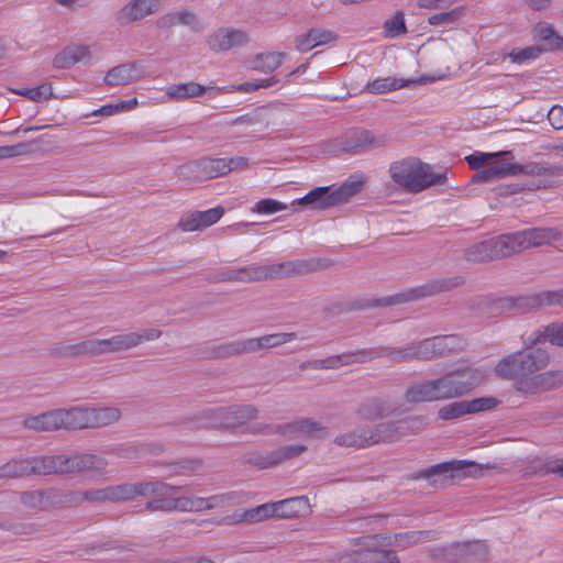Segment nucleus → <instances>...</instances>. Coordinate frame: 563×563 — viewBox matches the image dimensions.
<instances>
[{
	"mask_svg": "<svg viewBox=\"0 0 563 563\" xmlns=\"http://www.w3.org/2000/svg\"><path fill=\"white\" fill-rule=\"evenodd\" d=\"M509 236L501 234L472 245L466 251V258L472 262H484L514 254Z\"/></svg>",
	"mask_w": 563,
	"mask_h": 563,
	"instance_id": "obj_14",
	"label": "nucleus"
},
{
	"mask_svg": "<svg viewBox=\"0 0 563 563\" xmlns=\"http://www.w3.org/2000/svg\"><path fill=\"white\" fill-rule=\"evenodd\" d=\"M176 490H170L168 495L158 496V498L148 501L146 508L152 511H181V512H199L209 510L207 497L199 496H176L184 486H178Z\"/></svg>",
	"mask_w": 563,
	"mask_h": 563,
	"instance_id": "obj_11",
	"label": "nucleus"
},
{
	"mask_svg": "<svg viewBox=\"0 0 563 563\" xmlns=\"http://www.w3.org/2000/svg\"><path fill=\"white\" fill-rule=\"evenodd\" d=\"M278 81H279V79L276 76H271V77L264 78V79H257V80L247 81V82L240 84V85H233L228 88L227 87H216L214 90L217 91V93H223V92H229V91H233V90L242 91V92H250V91H254L260 88L272 87L273 85L277 84Z\"/></svg>",
	"mask_w": 563,
	"mask_h": 563,
	"instance_id": "obj_42",
	"label": "nucleus"
},
{
	"mask_svg": "<svg viewBox=\"0 0 563 563\" xmlns=\"http://www.w3.org/2000/svg\"><path fill=\"white\" fill-rule=\"evenodd\" d=\"M537 301L540 305H563V289L549 290L540 292L537 296Z\"/></svg>",
	"mask_w": 563,
	"mask_h": 563,
	"instance_id": "obj_56",
	"label": "nucleus"
},
{
	"mask_svg": "<svg viewBox=\"0 0 563 563\" xmlns=\"http://www.w3.org/2000/svg\"><path fill=\"white\" fill-rule=\"evenodd\" d=\"M429 534V531H409L389 537L391 538V545L405 549L426 540Z\"/></svg>",
	"mask_w": 563,
	"mask_h": 563,
	"instance_id": "obj_45",
	"label": "nucleus"
},
{
	"mask_svg": "<svg viewBox=\"0 0 563 563\" xmlns=\"http://www.w3.org/2000/svg\"><path fill=\"white\" fill-rule=\"evenodd\" d=\"M353 141L349 142L342 147V151L350 152L363 147L365 145H378L374 142V137L368 131H354L352 132Z\"/></svg>",
	"mask_w": 563,
	"mask_h": 563,
	"instance_id": "obj_52",
	"label": "nucleus"
},
{
	"mask_svg": "<svg viewBox=\"0 0 563 563\" xmlns=\"http://www.w3.org/2000/svg\"><path fill=\"white\" fill-rule=\"evenodd\" d=\"M162 5V0H131L115 12V21L125 25L141 21L155 13Z\"/></svg>",
	"mask_w": 563,
	"mask_h": 563,
	"instance_id": "obj_18",
	"label": "nucleus"
},
{
	"mask_svg": "<svg viewBox=\"0 0 563 563\" xmlns=\"http://www.w3.org/2000/svg\"><path fill=\"white\" fill-rule=\"evenodd\" d=\"M487 369L482 367H465L451 371L457 396L461 397L478 386L487 377Z\"/></svg>",
	"mask_w": 563,
	"mask_h": 563,
	"instance_id": "obj_27",
	"label": "nucleus"
},
{
	"mask_svg": "<svg viewBox=\"0 0 563 563\" xmlns=\"http://www.w3.org/2000/svg\"><path fill=\"white\" fill-rule=\"evenodd\" d=\"M283 265L278 266H249L242 268L225 267L219 273L220 282L250 283L272 278L279 274Z\"/></svg>",
	"mask_w": 563,
	"mask_h": 563,
	"instance_id": "obj_16",
	"label": "nucleus"
},
{
	"mask_svg": "<svg viewBox=\"0 0 563 563\" xmlns=\"http://www.w3.org/2000/svg\"><path fill=\"white\" fill-rule=\"evenodd\" d=\"M520 353L523 378L516 382V389L527 394H536L553 386L554 375L551 372L539 373L549 363V353L541 347L525 349Z\"/></svg>",
	"mask_w": 563,
	"mask_h": 563,
	"instance_id": "obj_4",
	"label": "nucleus"
},
{
	"mask_svg": "<svg viewBox=\"0 0 563 563\" xmlns=\"http://www.w3.org/2000/svg\"><path fill=\"white\" fill-rule=\"evenodd\" d=\"M495 373L501 378L519 380L523 378L520 353L516 352L501 358L495 366Z\"/></svg>",
	"mask_w": 563,
	"mask_h": 563,
	"instance_id": "obj_38",
	"label": "nucleus"
},
{
	"mask_svg": "<svg viewBox=\"0 0 563 563\" xmlns=\"http://www.w3.org/2000/svg\"><path fill=\"white\" fill-rule=\"evenodd\" d=\"M275 517L289 519L306 516L311 511L308 497L299 496L274 503Z\"/></svg>",
	"mask_w": 563,
	"mask_h": 563,
	"instance_id": "obj_30",
	"label": "nucleus"
},
{
	"mask_svg": "<svg viewBox=\"0 0 563 563\" xmlns=\"http://www.w3.org/2000/svg\"><path fill=\"white\" fill-rule=\"evenodd\" d=\"M25 145L16 144L10 146H1L0 147V158H10L24 153Z\"/></svg>",
	"mask_w": 563,
	"mask_h": 563,
	"instance_id": "obj_60",
	"label": "nucleus"
},
{
	"mask_svg": "<svg viewBox=\"0 0 563 563\" xmlns=\"http://www.w3.org/2000/svg\"><path fill=\"white\" fill-rule=\"evenodd\" d=\"M323 431V427L319 421L305 418L286 424L276 427V432L287 439H310L318 437Z\"/></svg>",
	"mask_w": 563,
	"mask_h": 563,
	"instance_id": "obj_23",
	"label": "nucleus"
},
{
	"mask_svg": "<svg viewBox=\"0 0 563 563\" xmlns=\"http://www.w3.org/2000/svg\"><path fill=\"white\" fill-rule=\"evenodd\" d=\"M497 399L493 397H483L476 398L473 400H466L468 413L479 412L483 410H488L497 406Z\"/></svg>",
	"mask_w": 563,
	"mask_h": 563,
	"instance_id": "obj_54",
	"label": "nucleus"
},
{
	"mask_svg": "<svg viewBox=\"0 0 563 563\" xmlns=\"http://www.w3.org/2000/svg\"><path fill=\"white\" fill-rule=\"evenodd\" d=\"M434 287L433 286H422L419 288H415L410 290L408 294L400 295L397 301H408V300H415L424 296H429L433 294Z\"/></svg>",
	"mask_w": 563,
	"mask_h": 563,
	"instance_id": "obj_57",
	"label": "nucleus"
},
{
	"mask_svg": "<svg viewBox=\"0 0 563 563\" xmlns=\"http://www.w3.org/2000/svg\"><path fill=\"white\" fill-rule=\"evenodd\" d=\"M363 188V180H347L338 188L316 187L303 197L291 202L292 206H307L314 210H324L347 201Z\"/></svg>",
	"mask_w": 563,
	"mask_h": 563,
	"instance_id": "obj_7",
	"label": "nucleus"
},
{
	"mask_svg": "<svg viewBox=\"0 0 563 563\" xmlns=\"http://www.w3.org/2000/svg\"><path fill=\"white\" fill-rule=\"evenodd\" d=\"M549 342L552 345L563 346V321L551 323L536 331L528 338L526 344Z\"/></svg>",
	"mask_w": 563,
	"mask_h": 563,
	"instance_id": "obj_34",
	"label": "nucleus"
},
{
	"mask_svg": "<svg viewBox=\"0 0 563 563\" xmlns=\"http://www.w3.org/2000/svg\"><path fill=\"white\" fill-rule=\"evenodd\" d=\"M144 76L145 70L140 62L125 63L111 68L104 76V82L109 86H124Z\"/></svg>",
	"mask_w": 563,
	"mask_h": 563,
	"instance_id": "obj_24",
	"label": "nucleus"
},
{
	"mask_svg": "<svg viewBox=\"0 0 563 563\" xmlns=\"http://www.w3.org/2000/svg\"><path fill=\"white\" fill-rule=\"evenodd\" d=\"M177 18H178L177 11L169 12V13H166V14L162 15L161 18H158L156 24L158 27H163V29L176 26V25H179V21Z\"/></svg>",
	"mask_w": 563,
	"mask_h": 563,
	"instance_id": "obj_61",
	"label": "nucleus"
},
{
	"mask_svg": "<svg viewBox=\"0 0 563 563\" xmlns=\"http://www.w3.org/2000/svg\"><path fill=\"white\" fill-rule=\"evenodd\" d=\"M286 57L285 53L278 52H269L258 54L251 63V67L255 70L263 71L265 74L272 73L277 69L284 58Z\"/></svg>",
	"mask_w": 563,
	"mask_h": 563,
	"instance_id": "obj_41",
	"label": "nucleus"
},
{
	"mask_svg": "<svg viewBox=\"0 0 563 563\" xmlns=\"http://www.w3.org/2000/svg\"><path fill=\"white\" fill-rule=\"evenodd\" d=\"M258 417V410L251 405L231 406L227 408H217L210 412V427L216 429H238L245 428L249 433H271L272 427L268 424L249 423Z\"/></svg>",
	"mask_w": 563,
	"mask_h": 563,
	"instance_id": "obj_5",
	"label": "nucleus"
},
{
	"mask_svg": "<svg viewBox=\"0 0 563 563\" xmlns=\"http://www.w3.org/2000/svg\"><path fill=\"white\" fill-rule=\"evenodd\" d=\"M508 236L514 253H517L529 247L552 244L562 238V232L558 228L541 227L508 233Z\"/></svg>",
	"mask_w": 563,
	"mask_h": 563,
	"instance_id": "obj_13",
	"label": "nucleus"
},
{
	"mask_svg": "<svg viewBox=\"0 0 563 563\" xmlns=\"http://www.w3.org/2000/svg\"><path fill=\"white\" fill-rule=\"evenodd\" d=\"M353 355H334L327 358H317L308 362V367L314 369H329V368H339L343 365L350 364Z\"/></svg>",
	"mask_w": 563,
	"mask_h": 563,
	"instance_id": "obj_46",
	"label": "nucleus"
},
{
	"mask_svg": "<svg viewBox=\"0 0 563 563\" xmlns=\"http://www.w3.org/2000/svg\"><path fill=\"white\" fill-rule=\"evenodd\" d=\"M393 439L391 424H379L375 431H365L363 434L346 433L339 435L335 442L345 446H365L379 441H391Z\"/></svg>",
	"mask_w": 563,
	"mask_h": 563,
	"instance_id": "obj_22",
	"label": "nucleus"
},
{
	"mask_svg": "<svg viewBox=\"0 0 563 563\" xmlns=\"http://www.w3.org/2000/svg\"><path fill=\"white\" fill-rule=\"evenodd\" d=\"M468 415L466 400L450 402L442 406L438 411L441 420H452Z\"/></svg>",
	"mask_w": 563,
	"mask_h": 563,
	"instance_id": "obj_48",
	"label": "nucleus"
},
{
	"mask_svg": "<svg viewBox=\"0 0 563 563\" xmlns=\"http://www.w3.org/2000/svg\"><path fill=\"white\" fill-rule=\"evenodd\" d=\"M544 471L545 473H551L563 477V460L555 459L548 461L544 465Z\"/></svg>",
	"mask_w": 563,
	"mask_h": 563,
	"instance_id": "obj_63",
	"label": "nucleus"
},
{
	"mask_svg": "<svg viewBox=\"0 0 563 563\" xmlns=\"http://www.w3.org/2000/svg\"><path fill=\"white\" fill-rule=\"evenodd\" d=\"M452 551H460L462 562L478 563L487 559L488 548L484 541H471L456 543Z\"/></svg>",
	"mask_w": 563,
	"mask_h": 563,
	"instance_id": "obj_36",
	"label": "nucleus"
},
{
	"mask_svg": "<svg viewBox=\"0 0 563 563\" xmlns=\"http://www.w3.org/2000/svg\"><path fill=\"white\" fill-rule=\"evenodd\" d=\"M110 488H99V489H90L84 493H74L71 495V500L76 503H81L84 500L87 501H111L110 499Z\"/></svg>",
	"mask_w": 563,
	"mask_h": 563,
	"instance_id": "obj_50",
	"label": "nucleus"
},
{
	"mask_svg": "<svg viewBox=\"0 0 563 563\" xmlns=\"http://www.w3.org/2000/svg\"><path fill=\"white\" fill-rule=\"evenodd\" d=\"M542 53V48L532 45L522 48H514L511 52L507 54V57L514 63L518 65L528 64L534 59H537Z\"/></svg>",
	"mask_w": 563,
	"mask_h": 563,
	"instance_id": "obj_44",
	"label": "nucleus"
},
{
	"mask_svg": "<svg viewBox=\"0 0 563 563\" xmlns=\"http://www.w3.org/2000/svg\"><path fill=\"white\" fill-rule=\"evenodd\" d=\"M21 500L26 506L36 507L42 504L43 495L40 492L24 493Z\"/></svg>",
	"mask_w": 563,
	"mask_h": 563,
	"instance_id": "obj_62",
	"label": "nucleus"
},
{
	"mask_svg": "<svg viewBox=\"0 0 563 563\" xmlns=\"http://www.w3.org/2000/svg\"><path fill=\"white\" fill-rule=\"evenodd\" d=\"M89 57L90 48L88 45H69L55 55L53 58V66L58 69L69 68Z\"/></svg>",
	"mask_w": 563,
	"mask_h": 563,
	"instance_id": "obj_32",
	"label": "nucleus"
},
{
	"mask_svg": "<svg viewBox=\"0 0 563 563\" xmlns=\"http://www.w3.org/2000/svg\"><path fill=\"white\" fill-rule=\"evenodd\" d=\"M389 176L398 187L410 192L422 191L432 185L443 184L446 179L445 172L435 173L429 164L417 158H405L391 163Z\"/></svg>",
	"mask_w": 563,
	"mask_h": 563,
	"instance_id": "obj_3",
	"label": "nucleus"
},
{
	"mask_svg": "<svg viewBox=\"0 0 563 563\" xmlns=\"http://www.w3.org/2000/svg\"><path fill=\"white\" fill-rule=\"evenodd\" d=\"M223 214L224 209L220 206L203 211H189L181 216L178 228L184 232L201 231L217 223Z\"/></svg>",
	"mask_w": 563,
	"mask_h": 563,
	"instance_id": "obj_19",
	"label": "nucleus"
},
{
	"mask_svg": "<svg viewBox=\"0 0 563 563\" xmlns=\"http://www.w3.org/2000/svg\"><path fill=\"white\" fill-rule=\"evenodd\" d=\"M384 31L388 37H397L406 33V25L404 14L396 13L391 19L387 20L384 24Z\"/></svg>",
	"mask_w": 563,
	"mask_h": 563,
	"instance_id": "obj_53",
	"label": "nucleus"
},
{
	"mask_svg": "<svg viewBox=\"0 0 563 563\" xmlns=\"http://www.w3.org/2000/svg\"><path fill=\"white\" fill-rule=\"evenodd\" d=\"M53 97V87L51 84H42L30 88L29 100L34 102H44Z\"/></svg>",
	"mask_w": 563,
	"mask_h": 563,
	"instance_id": "obj_55",
	"label": "nucleus"
},
{
	"mask_svg": "<svg viewBox=\"0 0 563 563\" xmlns=\"http://www.w3.org/2000/svg\"><path fill=\"white\" fill-rule=\"evenodd\" d=\"M209 510L240 505L243 501V494L239 492H228L224 494L207 497Z\"/></svg>",
	"mask_w": 563,
	"mask_h": 563,
	"instance_id": "obj_43",
	"label": "nucleus"
},
{
	"mask_svg": "<svg viewBox=\"0 0 563 563\" xmlns=\"http://www.w3.org/2000/svg\"><path fill=\"white\" fill-rule=\"evenodd\" d=\"M455 544L456 543H452L444 547L432 549L431 558L437 563H462V556L460 551L451 550Z\"/></svg>",
	"mask_w": 563,
	"mask_h": 563,
	"instance_id": "obj_47",
	"label": "nucleus"
},
{
	"mask_svg": "<svg viewBox=\"0 0 563 563\" xmlns=\"http://www.w3.org/2000/svg\"><path fill=\"white\" fill-rule=\"evenodd\" d=\"M111 501H125L134 499L139 496H165L170 490H176L179 487H173L164 482H136V483H124L119 485L109 486Z\"/></svg>",
	"mask_w": 563,
	"mask_h": 563,
	"instance_id": "obj_12",
	"label": "nucleus"
},
{
	"mask_svg": "<svg viewBox=\"0 0 563 563\" xmlns=\"http://www.w3.org/2000/svg\"><path fill=\"white\" fill-rule=\"evenodd\" d=\"M335 40V33L330 30L311 29L296 37L295 47L297 51L306 53L314 47L333 43Z\"/></svg>",
	"mask_w": 563,
	"mask_h": 563,
	"instance_id": "obj_29",
	"label": "nucleus"
},
{
	"mask_svg": "<svg viewBox=\"0 0 563 563\" xmlns=\"http://www.w3.org/2000/svg\"><path fill=\"white\" fill-rule=\"evenodd\" d=\"M89 409L90 428H101L110 426L121 418V411L115 407H92Z\"/></svg>",
	"mask_w": 563,
	"mask_h": 563,
	"instance_id": "obj_37",
	"label": "nucleus"
},
{
	"mask_svg": "<svg viewBox=\"0 0 563 563\" xmlns=\"http://www.w3.org/2000/svg\"><path fill=\"white\" fill-rule=\"evenodd\" d=\"M275 517L274 503L263 504L250 509L235 511L221 520L222 523H255Z\"/></svg>",
	"mask_w": 563,
	"mask_h": 563,
	"instance_id": "obj_28",
	"label": "nucleus"
},
{
	"mask_svg": "<svg viewBox=\"0 0 563 563\" xmlns=\"http://www.w3.org/2000/svg\"><path fill=\"white\" fill-rule=\"evenodd\" d=\"M548 120L554 129H563V107L553 106L548 113Z\"/></svg>",
	"mask_w": 563,
	"mask_h": 563,
	"instance_id": "obj_58",
	"label": "nucleus"
},
{
	"mask_svg": "<svg viewBox=\"0 0 563 563\" xmlns=\"http://www.w3.org/2000/svg\"><path fill=\"white\" fill-rule=\"evenodd\" d=\"M294 339L292 333H275L267 334L261 338H253L243 341L235 342L228 346L227 354H238V353H250L255 352L264 347H273L287 342H290Z\"/></svg>",
	"mask_w": 563,
	"mask_h": 563,
	"instance_id": "obj_20",
	"label": "nucleus"
},
{
	"mask_svg": "<svg viewBox=\"0 0 563 563\" xmlns=\"http://www.w3.org/2000/svg\"><path fill=\"white\" fill-rule=\"evenodd\" d=\"M249 34L243 29L220 27L208 37V46L213 52H227L241 47L249 42Z\"/></svg>",
	"mask_w": 563,
	"mask_h": 563,
	"instance_id": "obj_17",
	"label": "nucleus"
},
{
	"mask_svg": "<svg viewBox=\"0 0 563 563\" xmlns=\"http://www.w3.org/2000/svg\"><path fill=\"white\" fill-rule=\"evenodd\" d=\"M287 205L275 199H262L252 207V212L258 214H273L279 211L287 210Z\"/></svg>",
	"mask_w": 563,
	"mask_h": 563,
	"instance_id": "obj_51",
	"label": "nucleus"
},
{
	"mask_svg": "<svg viewBox=\"0 0 563 563\" xmlns=\"http://www.w3.org/2000/svg\"><path fill=\"white\" fill-rule=\"evenodd\" d=\"M479 471L478 465L467 460H453L433 465L429 468V475H445L451 478H464L474 476Z\"/></svg>",
	"mask_w": 563,
	"mask_h": 563,
	"instance_id": "obj_26",
	"label": "nucleus"
},
{
	"mask_svg": "<svg viewBox=\"0 0 563 563\" xmlns=\"http://www.w3.org/2000/svg\"><path fill=\"white\" fill-rule=\"evenodd\" d=\"M62 429H88L89 409L88 406H75L68 409H59Z\"/></svg>",
	"mask_w": 563,
	"mask_h": 563,
	"instance_id": "obj_33",
	"label": "nucleus"
},
{
	"mask_svg": "<svg viewBox=\"0 0 563 563\" xmlns=\"http://www.w3.org/2000/svg\"><path fill=\"white\" fill-rule=\"evenodd\" d=\"M464 346L463 340L457 335H440L426 339L417 345L397 352L395 360L409 361L413 358H430L446 353L456 352Z\"/></svg>",
	"mask_w": 563,
	"mask_h": 563,
	"instance_id": "obj_10",
	"label": "nucleus"
},
{
	"mask_svg": "<svg viewBox=\"0 0 563 563\" xmlns=\"http://www.w3.org/2000/svg\"><path fill=\"white\" fill-rule=\"evenodd\" d=\"M510 152H498V153H483L474 152L473 154L465 157L472 169H482L475 177L476 181H490L493 179L516 176L519 174H529L540 178L538 186L548 187L551 186V181L547 177H554L563 175V166L561 165H540V164H528L520 165L517 163H498L496 159L501 155H510Z\"/></svg>",
	"mask_w": 563,
	"mask_h": 563,
	"instance_id": "obj_2",
	"label": "nucleus"
},
{
	"mask_svg": "<svg viewBox=\"0 0 563 563\" xmlns=\"http://www.w3.org/2000/svg\"><path fill=\"white\" fill-rule=\"evenodd\" d=\"M456 0H418L419 8L437 10L453 4Z\"/></svg>",
	"mask_w": 563,
	"mask_h": 563,
	"instance_id": "obj_59",
	"label": "nucleus"
},
{
	"mask_svg": "<svg viewBox=\"0 0 563 563\" xmlns=\"http://www.w3.org/2000/svg\"><path fill=\"white\" fill-rule=\"evenodd\" d=\"M249 164L247 158L236 156L231 158H205L197 163L203 176L209 178L224 176L232 170L244 169Z\"/></svg>",
	"mask_w": 563,
	"mask_h": 563,
	"instance_id": "obj_21",
	"label": "nucleus"
},
{
	"mask_svg": "<svg viewBox=\"0 0 563 563\" xmlns=\"http://www.w3.org/2000/svg\"><path fill=\"white\" fill-rule=\"evenodd\" d=\"M23 424L25 428L34 431H54L62 429L59 409L27 416L24 418Z\"/></svg>",
	"mask_w": 563,
	"mask_h": 563,
	"instance_id": "obj_31",
	"label": "nucleus"
},
{
	"mask_svg": "<svg viewBox=\"0 0 563 563\" xmlns=\"http://www.w3.org/2000/svg\"><path fill=\"white\" fill-rule=\"evenodd\" d=\"M179 25L194 26L197 23L196 14L189 10L177 11Z\"/></svg>",
	"mask_w": 563,
	"mask_h": 563,
	"instance_id": "obj_64",
	"label": "nucleus"
},
{
	"mask_svg": "<svg viewBox=\"0 0 563 563\" xmlns=\"http://www.w3.org/2000/svg\"><path fill=\"white\" fill-rule=\"evenodd\" d=\"M411 404L433 402L456 398V387L451 372L435 378L411 384L405 394Z\"/></svg>",
	"mask_w": 563,
	"mask_h": 563,
	"instance_id": "obj_8",
	"label": "nucleus"
},
{
	"mask_svg": "<svg viewBox=\"0 0 563 563\" xmlns=\"http://www.w3.org/2000/svg\"><path fill=\"white\" fill-rule=\"evenodd\" d=\"M357 549L352 553L342 554L336 563H398L396 552L386 550L391 545V538L379 534L358 539Z\"/></svg>",
	"mask_w": 563,
	"mask_h": 563,
	"instance_id": "obj_6",
	"label": "nucleus"
},
{
	"mask_svg": "<svg viewBox=\"0 0 563 563\" xmlns=\"http://www.w3.org/2000/svg\"><path fill=\"white\" fill-rule=\"evenodd\" d=\"M307 446L305 444H289L282 448H278L265 455H257L250 460V463L260 467V468H268L275 466L286 460L299 456L306 451Z\"/></svg>",
	"mask_w": 563,
	"mask_h": 563,
	"instance_id": "obj_25",
	"label": "nucleus"
},
{
	"mask_svg": "<svg viewBox=\"0 0 563 563\" xmlns=\"http://www.w3.org/2000/svg\"><path fill=\"white\" fill-rule=\"evenodd\" d=\"M108 462L104 457L90 453L40 456L12 460L0 467V477L13 478L29 474L73 473L91 471L104 473Z\"/></svg>",
	"mask_w": 563,
	"mask_h": 563,
	"instance_id": "obj_1",
	"label": "nucleus"
},
{
	"mask_svg": "<svg viewBox=\"0 0 563 563\" xmlns=\"http://www.w3.org/2000/svg\"><path fill=\"white\" fill-rule=\"evenodd\" d=\"M462 14H463L462 8H454L451 11L431 15L428 19V22L430 25H433V26H448V25L455 24L459 21V19L462 16Z\"/></svg>",
	"mask_w": 563,
	"mask_h": 563,
	"instance_id": "obj_49",
	"label": "nucleus"
},
{
	"mask_svg": "<svg viewBox=\"0 0 563 563\" xmlns=\"http://www.w3.org/2000/svg\"><path fill=\"white\" fill-rule=\"evenodd\" d=\"M159 336V330L145 329L141 332L118 334L109 339L88 340L81 344V349L91 355L117 353L137 346L144 341L156 340Z\"/></svg>",
	"mask_w": 563,
	"mask_h": 563,
	"instance_id": "obj_9",
	"label": "nucleus"
},
{
	"mask_svg": "<svg viewBox=\"0 0 563 563\" xmlns=\"http://www.w3.org/2000/svg\"><path fill=\"white\" fill-rule=\"evenodd\" d=\"M444 78L443 75H422L418 78H400L396 76H389L384 78H376L367 81L365 86V91L374 95L387 93L390 91H395L405 87H409L411 85H426L435 82L438 80H442Z\"/></svg>",
	"mask_w": 563,
	"mask_h": 563,
	"instance_id": "obj_15",
	"label": "nucleus"
},
{
	"mask_svg": "<svg viewBox=\"0 0 563 563\" xmlns=\"http://www.w3.org/2000/svg\"><path fill=\"white\" fill-rule=\"evenodd\" d=\"M393 411V406L387 400L373 399L361 406L358 416L363 420H377L388 416Z\"/></svg>",
	"mask_w": 563,
	"mask_h": 563,
	"instance_id": "obj_39",
	"label": "nucleus"
},
{
	"mask_svg": "<svg viewBox=\"0 0 563 563\" xmlns=\"http://www.w3.org/2000/svg\"><path fill=\"white\" fill-rule=\"evenodd\" d=\"M207 88L197 82H179L173 84L165 88L168 100L184 101L196 98L206 92Z\"/></svg>",
	"mask_w": 563,
	"mask_h": 563,
	"instance_id": "obj_35",
	"label": "nucleus"
},
{
	"mask_svg": "<svg viewBox=\"0 0 563 563\" xmlns=\"http://www.w3.org/2000/svg\"><path fill=\"white\" fill-rule=\"evenodd\" d=\"M533 37L543 42L551 48H563V35H560L553 25L540 22L532 30Z\"/></svg>",
	"mask_w": 563,
	"mask_h": 563,
	"instance_id": "obj_40",
	"label": "nucleus"
}]
</instances>
